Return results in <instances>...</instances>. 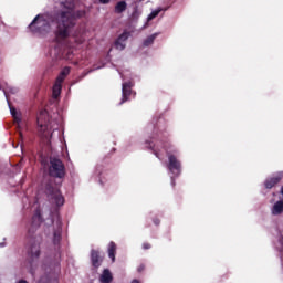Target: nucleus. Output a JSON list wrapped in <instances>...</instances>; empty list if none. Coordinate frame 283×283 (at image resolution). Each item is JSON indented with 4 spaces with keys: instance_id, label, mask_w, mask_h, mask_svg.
Returning a JSON list of instances; mask_svg holds the SVG:
<instances>
[{
    "instance_id": "c85d7f7f",
    "label": "nucleus",
    "mask_w": 283,
    "mask_h": 283,
    "mask_svg": "<svg viewBox=\"0 0 283 283\" xmlns=\"http://www.w3.org/2000/svg\"><path fill=\"white\" fill-rule=\"evenodd\" d=\"M0 247H3V244H2V243H0Z\"/></svg>"
},
{
    "instance_id": "4468645a",
    "label": "nucleus",
    "mask_w": 283,
    "mask_h": 283,
    "mask_svg": "<svg viewBox=\"0 0 283 283\" xmlns=\"http://www.w3.org/2000/svg\"><path fill=\"white\" fill-rule=\"evenodd\" d=\"M91 260H92L93 266H101V256H98V252H96V250H93L91 252Z\"/></svg>"
},
{
    "instance_id": "b1692460",
    "label": "nucleus",
    "mask_w": 283,
    "mask_h": 283,
    "mask_svg": "<svg viewBox=\"0 0 283 283\" xmlns=\"http://www.w3.org/2000/svg\"><path fill=\"white\" fill-rule=\"evenodd\" d=\"M15 283H29V282L23 280V279H21V280L17 281Z\"/></svg>"
},
{
    "instance_id": "2eb2a0df",
    "label": "nucleus",
    "mask_w": 283,
    "mask_h": 283,
    "mask_svg": "<svg viewBox=\"0 0 283 283\" xmlns=\"http://www.w3.org/2000/svg\"><path fill=\"white\" fill-rule=\"evenodd\" d=\"M115 253H116V243L111 242L108 244V256L111 258L112 262H115L116 260Z\"/></svg>"
},
{
    "instance_id": "a211bd4d",
    "label": "nucleus",
    "mask_w": 283,
    "mask_h": 283,
    "mask_svg": "<svg viewBox=\"0 0 283 283\" xmlns=\"http://www.w3.org/2000/svg\"><path fill=\"white\" fill-rule=\"evenodd\" d=\"M125 10H127V2L125 1L118 2L115 7V12L120 13V12H125Z\"/></svg>"
},
{
    "instance_id": "bb28decb",
    "label": "nucleus",
    "mask_w": 283,
    "mask_h": 283,
    "mask_svg": "<svg viewBox=\"0 0 283 283\" xmlns=\"http://www.w3.org/2000/svg\"><path fill=\"white\" fill-rule=\"evenodd\" d=\"M155 155H156L159 159L163 158L161 155H160V153H155Z\"/></svg>"
},
{
    "instance_id": "7ed1b4c3",
    "label": "nucleus",
    "mask_w": 283,
    "mask_h": 283,
    "mask_svg": "<svg viewBox=\"0 0 283 283\" xmlns=\"http://www.w3.org/2000/svg\"><path fill=\"white\" fill-rule=\"evenodd\" d=\"M36 123L39 135L43 138H48L50 136V126H48V123H50V115H48V111H41L39 113Z\"/></svg>"
},
{
    "instance_id": "9b49d317",
    "label": "nucleus",
    "mask_w": 283,
    "mask_h": 283,
    "mask_svg": "<svg viewBox=\"0 0 283 283\" xmlns=\"http://www.w3.org/2000/svg\"><path fill=\"white\" fill-rule=\"evenodd\" d=\"M114 280V276L112 275V272L109 270H104L99 276L101 283H112Z\"/></svg>"
},
{
    "instance_id": "ddd939ff",
    "label": "nucleus",
    "mask_w": 283,
    "mask_h": 283,
    "mask_svg": "<svg viewBox=\"0 0 283 283\" xmlns=\"http://www.w3.org/2000/svg\"><path fill=\"white\" fill-rule=\"evenodd\" d=\"M9 109H10V114L13 117V119L15 120V123H21V112L12 106H9Z\"/></svg>"
},
{
    "instance_id": "20e7f679",
    "label": "nucleus",
    "mask_w": 283,
    "mask_h": 283,
    "mask_svg": "<svg viewBox=\"0 0 283 283\" xmlns=\"http://www.w3.org/2000/svg\"><path fill=\"white\" fill-rule=\"evenodd\" d=\"M49 174L54 178H63V176H65V166H63V161H61V159H51Z\"/></svg>"
},
{
    "instance_id": "393cba45",
    "label": "nucleus",
    "mask_w": 283,
    "mask_h": 283,
    "mask_svg": "<svg viewBox=\"0 0 283 283\" xmlns=\"http://www.w3.org/2000/svg\"><path fill=\"white\" fill-rule=\"evenodd\" d=\"M99 3H109V0H99Z\"/></svg>"
},
{
    "instance_id": "f257e3e1",
    "label": "nucleus",
    "mask_w": 283,
    "mask_h": 283,
    "mask_svg": "<svg viewBox=\"0 0 283 283\" xmlns=\"http://www.w3.org/2000/svg\"><path fill=\"white\" fill-rule=\"evenodd\" d=\"M81 17H85V11L74 12V10L67 9L60 13L57 17V30L55 33L56 41H59V43L70 36V28L74 25V20L81 19Z\"/></svg>"
},
{
    "instance_id": "6e6552de",
    "label": "nucleus",
    "mask_w": 283,
    "mask_h": 283,
    "mask_svg": "<svg viewBox=\"0 0 283 283\" xmlns=\"http://www.w3.org/2000/svg\"><path fill=\"white\" fill-rule=\"evenodd\" d=\"M127 39H129V32H124L119 35L117 41L115 42V48L122 51L127 44Z\"/></svg>"
},
{
    "instance_id": "1a4fd4ad",
    "label": "nucleus",
    "mask_w": 283,
    "mask_h": 283,
    "mask_svg": "<svg viewBox=\"0 0 283 283\" xmlns=\"http://www.w3.org/2000/svg\"><path fill=\"white\" fill-rule=\"evenodd\" d=\"M283 178V172H279L276 177H272L265 181L266 189H273L277 182H280Z\"/></svg>"
},
{
    "instance_id": "0eeeda50",
    "label": "nucleus",
    "mask_w": 283,
    "mask_h": 283,
    "mask_svg": "<svg viewBox=\"0 0 283 283\" xmlns=\"http://www.w3.org/2000/svg\"><path fill=\"white\" fill-rule=\"evenodd\" d=\"M51 200L56 205V207H63V205L65 203V199H63V196L56 189L52 190Z\"/></svg>"
},
{
    "instance_id": "412c9836",
    "label": "nucleus",
    "mask_w": 283,
    "mask_h": 283,
    "mask_svg": "<svg viewBox=\"0 0 283 283\" xmlns=\"http://www.w3.org/2000/svg\"><path fill=\"white\" fill-rule=\"evenodd\" d=\"M41 220V216L36 214L34 218H33V223H36V221H40Z\"/></svg>"
},
{
    "instance_id": "dca6fc26",
    "label": "nucleus",
    "mask_w": 283,
    "mask_h": 283,
    "mask_svg": "<svg viewBox=\"0 0 283 283\" xmlns=\"http://www.w3.org/2000/svg\"><path fill=\"white\" fill-rule=\"evenodd\" d=\"M160 12H163V8H160V7L153 10L150 12V14L147 17V23H149V21H154V19H156V17H158V14H160Z\"/></svg>"
},
{
    "instance_id": "6ab92c4d",
    "label": "nucleus",
    "mask_w": 283,
    "mask_h": 283,
    "mask_svg": "<svg viewBox=\"0 0 283 283\" xmlns=\"http://www.w3.org/2000/svg\"><path fill=\"white\" fill-rule=\"evenodd\" d=\"M67 74H70V67L63 69V71L59 75V76H62V83H63V81H65V77L67 76Z\"/></svg>"
},
{
    "instance_id": "f03ea898",
    "label": "nucleus",
    "mask_w": 283,
    "mask_h": 283,
    "mask_svg": "<svg viewBox=\"0 0 283 283\" xmlns=\"http://www.w3.org/2000/svg\"><path fill=\"white\" fill-rule=\"evenodd\" d=\"M52 23H54L52 15L48 13L38 14L29 24V28L31 32H35V34H40V36H48V34L52 32Z\"/></svg>"
},
{
    "instance_id": "f3484780",
    "label": "nucleus",
    "mask_w": 283,
    "mask_h": 283,
    "mask_svg": "<svg viewBox=\"0 0 283 283\" xmlns=\"http://www.w3.org/2000/svg\"><path fill=\"white\" fill-rule=\"evenodd\" d=\"M158 36V33H154L151 35H149L148 38H146L144 40V45L146 48H149V45H153L154 44V41H156V38Z\"/></svg>"
},
{
    "instance_id": "423d86ee",
    "label": "nucleus",
    "mask_w": 283,
    "mask_h": 283,
    "mask_svg": "<svg viewBox=\"0 0 283 283\" xmlns=\"http://www.w3.org/2000/svg\"><path fill=\"white\" fill-rule=\"evenodd\" d=\"M132 87H134V82H132V80H127L125 82H123L122 84V104L126 103V101H128L129 96H132Z\"/></svg>"
},
{
    "instance_id": "a878e982",
    "label": "nucleus",
    "mask_w": 283,
    "mask_h": 283,
    "mask_svg": "<svg viewBox=\"0 0 283 283\" xmlns=\"http://www.w3.org/2000/svg\"><path fill=\"white\" fill-rule=\"evenodd\" d=\"M77 36H83V31L80 30V31L77 32Z\"/></svg>"
},
{
    "instance_id": "cd10ccee",
    "label": "nucleus",
    "mask_w": 283,
    "mask_h": 283,
    "mask_svg": "<svg viewBox=\"0 0 283 283\" xmlns=\"http://www.w3.org/2000/svg\"><path fill=\"white\" fill-rule=\"evenodd\" d=\"M130 283H140L138 280H133Z\"/></svg>"
},
{
    "instance_id": "9d476101",
    "label": "nucleus",
    "mask_w": 283,
    "mask_h": 283,
    "mask_svg": "<svg viewBox=\"0 0 283 283\" xmlns=\"http://www.w3.org/2000/svg\"><path fill=\"white\" fill-rule=\"evenodd\" d=\"M62 83H63V76H57L55 84L53 86V97L54 98H56L57 96H61Z\"/></svg>"
},
{
    "instance_id": "4be33fe9",
    "label": "nucleus",
    "mask_w": 283,
    "mask_h": 283,
    "mask_svg": "<svg viewBox=\"0 0 283 283\" xmlns=\"http://www.w3.org/2000/svg\"><path fill=\"white\" fill-rule=\"evenodd\" d=\"M150 248H151V245L149 243H144L143 244V249H150Z\"/></svg>"
},
{
    "instance_id": "39448f33",
    "label": "nucleus",
    "mask_w": 283,
    "mask_h": 283,
    "mask_svg": "<svg viewBox=\"0 0 283 283\" xmlns=\"http://www.w3.org/2000/svg\"><path fill=\"white\" fill-rule=\"evenodd\" d=\"M168 169L170 172H172L175 176H180L182 172V164L180 160H178V157L176 155L168 153Z\"/></svg>"
},
{
    "instance_id": "f8f14e48",
    "label": "nucleus",
    "mask_w": 283,
    "mask_h": 283,
    "mask_svg": "<svg viewBox=\"0 0 283 283\" xmlns=\"http://www.w3.org/2000/svg\"><path fill=\"white\" fill-rule=\"evenodd\" d=\"M272 216H280L283 213V200L276 201L272 209H271Z\"/></svg>"
},
{
    "instance_id": "aec40b11",
    "label": "nucleus",
    "mask_w": 283,
    "mask_h": 283,
    "mask_svg": "<svg viewBox=\"0 0 283 283\" xmlns=\"http://www.w3.org/2000/svg\"><path fill=\"white\" fill-rule=\"evenodd\" d=\"M31 254H32V258H39V255H40L39 248H34V249L31 251Z\"/></svg>"
},
{
    "instance_id": "5701e85b",
    "label": "nucleus",
    "mask_w": 283,
    "mask_h": 283,
    "mask_svg": "<svg viewBox=\"0 0 283 283\" xmlns=\"http://www.w3.org/2000/svg\"><path fill=\"white\" fill-rule=\"evenodd\" d=\"M55 240L59 242L61 240V233H55Z\"/></svg>"
}]
</instances>
